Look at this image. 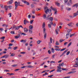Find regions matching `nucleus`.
Masks as SVG:
<instances>
[{
  "instance_id": "nucleus-1",
  "label": "nucleus",
  "mask_w": 78,
  "mask_h": 78,
  "mask_svg": "<svg viewBox=\"0 0 78 78\" xmlns=\"http://www.w3.org/2000/svg\"><path fill=\"white\" fill-rule=\"evenodd\" d=\"M46 26V24L45 22L43 23L42 24V28L43 29V34H44V38L46 39V38L47 34L46 32V29L45 28V27Z\"/></svg>"
},
{
  "instance_id": "nucleus-2",
  "label": "nucleus",
  "mask_w": 78,
  "mask_h": 78,
  "mask_svg": "<svg viewBox=\"0 0 78 78\" xmlns=\"http://www.w3.org/2000/svg\"><path fill=\"white\" fill-rule=\"evenodd\" d=\"M14 4L15 5V9H17V6H22V7H23V5H20V2H17V1H15L14 2Z\"/></svg>"
},
{
  "instance_id": "nucleus-3",
  "label": "nucleus",
  "mask_w": 78,
  "mask_h": 78,
  "mask_svg": "<svg viewBox=\"0 0 78 78\" xmlns=\"http://www.w3.org/2000/svg\"><path fill=\"white\" fill-rule=\"evenodd\" d=\"M50 42L51 43L49 42V48H51V44L52 43V40L51 37H50Z\"/></svg>"
},
{
  "instance_id": "nucleus-4",
  "label": "nucleus",
  "mask_w": 78,
  "mask_h": 78,
  "mask_svg": "<svg viewBox=\"0 0 78 78\" xmlns=\"http://www.w3.org/2000/svg\"><path fill=\"white\" fill-rule=\"evenodd\" d=\"M49 17H50V15H48L47 17H46L47 20H53V17H50L49 18Z\"/></svg>"
},
{
  "instance_id": "nucleus-5",
  "label": "nucleus",
  "mask_w": 78,
  "mask_h": 78,
  "mask_svg": "<svg viewBox=\"0 0 78 78\" xmlns=\"http://www.w3.org/2000/svg\"><path fill=\"white\" fill-rule=\"evenodd\" d=\"M22 2H23V3H25V4H26V5H30V3H29L27 1H24L23 0H22Z\"/></svg>"
},
{
  "instance_id": "nucleus-6",
  "label": "nucleus",
  "mask_w": 78,
  "mask_h": 78,
  "mask_svg": "<svg viewBox=\"0 0 78 78\" xmlns=\"http://www.w3.org/2000/svg\"><path fill=\"white\" fill-rule=\"evenodd\" d=\"M13 3V0H10L7 2L8 5H12Z\"/></svg>"
},
{
  "instance_id": "nucleus-7",
  "label": "nucleus",
  "mask_w": 78,
  "mask_h": 78,
  "mask_svg": "<svg viewBox=\"0 0 78 78\" xmlns=\"http://www.w3.org/2000/svg\"><path fill=\"white\" fill-rule=\"evenodd\" d=\"M68 49H66V50L64 52L62 53V55H61L60 56V57H62V56L63 55L65 54V53H66L68 51Z\"/></svg>"
},
{
  "instance_id": "nucleus-8",
  "label": "nucleus",
  "mask_w": 78,
  "mask_h": 78,
  "mask_svg": "<svg viewBox=\"0 0 78 78\" xmlns=\"http://www.w3.org/2000/svg\"><path fill=\"white\" fill-rule=\"evenodd\" d=\"M29 22L28 21H27V20H24V24L26 25L27 24V23H29Z\"/></svg>"
},
{
  "instance_id": "nucleus-9",
  "label": "nucleus",
  "mask_w": 78,
  "mask_h": 78,
  "mask_svg": "<svg viewBox=\"0 0 78 78\" xmlns=\"http://www.w3.org/2000/svg\"><path fill=\"white\" fill-rule=\"evenodd\" d=\"M27 41L26 40H22L21 41H20V42H23V43H26V42Z\"/></svg>"
},
{
  "instance_id": "nucleus-10",
  "label": "nucleus",
  "mask_w": 78,
  "mask_h": 78,
  "mask_svg": "<svg viewBox=\"0 0 78 78\" xmlns=\"http://www.w3.org/2000/svg\"><path fill=\"white\" fill-rule=\"evenodd\" d=\"M24 31L25 33H27L28 31V29H27L26 28H24Z\"/></svg>"
},
{
  "instance_id": "nucleus-11",
  "label": "nucleus",
  "mask_w": 78,
  "mask_h": 78,
  "mask_svg": "<svg viewBox=\"0 0 78 78\" xmlns=\"http://www.w3.org/2000/svg\"><path fill=\"white\" fill-rule=\"evenodd\" d=\"M78 15V13H77V12L74 13L73 15V16L74 17H76V16H77Z\"/></svg>"
},
{
  "instance_id": "nucleus-12",
  "label": "nucleus",
  "mask_w": 78,
  "mask_h": 78,
  "mask_svg": "<svg viewBox=\"0 0 78 78\" xmlns=\"http://www.w3.org/2000/svg\"><path fill=\"white\" fill-rule=\"evenodd\" d=\"M3 56H5V58H8L9 57V55H4Z\"/></svg>"
},
{
  "instance_id": "nucleus-13",
  "label": "nucleus",
  "mask_w": 78,
  "mask_h": 78,
  "mask_svg": "<svg viewBox=\"0 0 78 78\" xmlns=\"http://www.w3.org/2000/svg\"><path fill=\"white\" fill-rule=\"evenodd\" d=\"M76 72V71H71V72H69L68 73H67V74H71V73H75Z\"/></svg>"
},
{
  "instance_id": "nucleus-14",
  "label": "nucleus",
  "mask_w": 78,
  "mask_h": 78,
  "mask_svg": "<svg viewBox=\"0 0 78 78\" xmlns=\"http://www.w3.org/2000/svg\"><path fill=\"white\" fill-rule=\"evenodd\" d=\"M78 3H77L76 4H75V5H73V7H76V8H77V7H78Z\"/></svg>"
},
{
  "instance_id": "nucleus-15",
  "label": "nucleus",
  "mask_w": 78,
  "mask_h": 78,
  "mask_svg": "<svg viewBox=\"0 0 78 78\" xmlns=\"http://www.w3.org/2000/svg\"><path fill=\"white\" fill-rule=\"evenodd\" d=\"M72 24H73V23L71 22L70 23H69L67 25L69 26V27H73V26L71 25Z\"/></svg>"
},
{
  "instance_id": "nucleus-16",
  "label": "nucleus",
  "mask_w": 78,
  "mask_h": 78,
  "mask_svg": "<svg viewBox=\"0 0 78 78\" xmlns=\"http://www.w3.org/2000/svg\"><path fill=\"white\" fill-rule=\"evenodd\" d=\"M49 11V9H47V10H46L45 12L46 14H48V12Z\"/></svg>"
},
{
  "instance_id": "nucleus-17",
  "label": "nucleus",
  "mask_w": 78,
  "mask_h": 78,
  "mask_svg": "<svg viewBox=\"0 0 78 78\" xmlns=\"http://www.w3.org/2000/svg\"><path fill=\"white\" fill-rule=\"evenodd\" d=\"M41 42H42V41L41 40H39V41H37V43L38 44H40Z\"/></svg>"
},
{
  "instance_id": "nucleus-18",
  "label": "nucleus",
  "mask_w": 78,
  "mask_h": 78,
  "mask_svg": "<svg viewBox=\"0 0 78 78\" xmlns=\"http://www.w3.org/2000/svg\"><path fill=\"white\" fill-rule=\"evenodd\" d=\"M29 32L30 33V34H32L33 31H32V29H29Z\"/></svg>"
},
{
  "instance_id": "nucleus-19",
  "label": "nucleus",
  "mask_w": 78,
  "mask_h": 78,
  "mask_svg": "<svg viewBox=\"0 0 78 78\" xmlns=\"http://www.w3.org/2000/svg\"><path fill=\"white\" fill-rule=\"evenodd\" d=\"M7 7L9 9H11L12 8V5H9L7 6Z\"/></svg>"
},
{
  "instance_id": "nucleus-20",
  "label": "nucleus",
  "mask_w": 78,
  "mask_h": 78,
  "mask_svg": "<svg viewBox=\"0 0 78 78\" xmlns=\"http://www.w3.org/2000/svg\"><path fill=\"white\" fill-rule=\"evenodd\" d=\"M61 69H57V72H62V70H60Z\"/></svg>"
},
{
  "instance_id": "nucleus-21",
  "label": "nucleus",
  "mask_w": 78,
  "mask_h": 78,
  "mask_svg": "<svg viewBox=\"0 0 78 78\" xmlns=\"http://www.w3.org/2000/svg\"><path fill=\"white\" fill-rule=\"evenodd\" d=\"M2 26L5 27L6 28L8 27V25L6 24H4L2 25Z\"/></svg>"
},
{
  "instance_id": "nucleus-22",
  "label": "nucleus",
  "mask_w": 78,
  "mask_h": 78,
  "mask_svg": "<svg viewBox=\"0 0 78 78\" xmlns=\"http://www.w3.org/2000/svg\"><path fill=\"white\" fill-rule=\"evenodd\" d=\"M11 66L12 67H17V64H14L12 65Z\"/></svg>"
},
{
  "instance_id": "nucleus-23",
  "label": "nucleus",
  "mask_w": 78,
  "mask_h": 78,
  "mask_svg": "<svg viewBox=\"0 0 78 78\" xmlns=\"http://www.w3.org/2000/svg\"><path fill=\"white\" fill-rule=\"evenodd\" d=\"M69 35V33L67 34H66V38L67 39H68V38Z\"/></svg>"
},
{
  "instance_id": "nucleus-24",
  "label": "nucleus",
  "mask_w": 78,
  "mask_h": 78,
  "mask_svg": "<svg viewBox=\"0 0 78 78\" xmlns=\"http://www.w3.org/2000/svg\"><path fill=\"white\" fill-rule=\"evenodd\" d=\"M29 28H30V30H32L33 28V27L32 25H30V27H29Z\"/></svg>"
},
{
  "instance_id": "nucleus-25",
  "label": "nucleus",
  "mask_w": 78,
  "mask_h": 78,
  "mask_svg": "<svg viewBox=\"0 0 78 78\" xmlns=\"http://www.w3.org/2000/svg\"><path fill=\"white\" fill-rule=\"evenodd\" d=\"M8 6L6 5H5L4 6V8H5V9L6 11H7L8 10Z\"/></svg>"
},
{
  "instance_id": "nucleus-26",
  "label": "nucleus",
  "mask_w": 78,
  "mask_h": 78,
  "mask_svg": "<svg viewBox=\"0 0 78 78\" xmlns=\"http://www.w3.org/2000/svg\"><path fill=\"white\" fill-rule=\"evenodd\" d=\"M66 10H67L68 11H70V10H71V9L69 7L66 8Z\"/></svg>"
},
{
  "instance_id": "nucleus-27",
  "label": "nucleus",
  "mask_w": 78,
  "mask_h": 78,
  "mask_svg": "<svg viewBox=\"0 0 78 78\" xmlns=\"http://www.w3.org/2000/svg\"><path fill=\"white\" fill-rule=\"evenodd\" d=\"M55 12H54L55 15H56V13L58 12V11H57L56 9H55V10L54 11Z\"/></svg>"
},
{
  "instance_id": "nucleus-28",
  "label": "nucleus",
  "mask_w": 78,
  "mask_h": 78,
  "mask_svg": "<svg viewBox=\"0 0 78 78\" xmlns=\"http://www.w3.org/2000/svg\"><path fill=\"white\" fill-rule=\"evenodd\" d=\"M55 45H57V46H58L59 45V43H58V41H57L56 42Z\"/></svg>"
},
{
  "instance_id": "nucleus-29",
  "label": "nucleus",
  "mask_w": 78,
  "mask_h": 78,
  "mask_svg": "<svg viewBox=\"0 0 78 78\" xmlns=\"http://www.w3.org/2000/svg\"><path fill=\"white\" fill-rule=\"evenodd\" d=\"M27 67L28 68H32L33 67V66H27Z\"/></svg>"
},
{
  "instance_id": "nucleus-30",
  "label": "nucleus",
  "mask_w": 78,
  "mask_h": 78,
  "mask_svg": "<svg viewBox=\"0 0 78 78\" xmlns=\"http://www.w3.org/2000/svg\"><path fill=\"white\" fill-rule=\"evenodd\" d=\"M32 14H35V10L34 9L32 11Z\"/></svg>"
},
{
  "instance_id": "nucleus-31",
  "label": "nucleus",
  "mask_w": 78,
  "mask_h": 78,
  "mask_svg": "<svg viewBox=\"0 0 78 78\" xmlns=\"http://www.w3.org/2000/svg\"><path fill=\"white\" fill-rule=\"evenodd\" d=\"M72 31V30L71 29H68L67 30V33H70V32Z\"/></svg>"
},
{
  "instance_id": "nucleus-32",
  "label": "nucleus",
  "mask_w": 78,
  "mask_h": 78,
  "mask_svg": "<svg viewBox=\"0 0 78 78\" xmlns=\"http://www.w3.org/2000/svg\"><path fill=\"white\" fill-rule=\"evenodd\" d=\"M41 9V8H37L36 9V10L37 11H40Z\"/></svg>"
},
{
  "instance_id": "nucleus-33",
  "label": "nucleus",
  "mask_w": 78,
  "mask_h": 78,
  "mask_svg": "<svg viewBox=\"0 0 78 78\" xmlns=\"http://www.w3.org/2000/svg\"><path fill=\"white\" fill-rule=\"evenodd\" d=\"M55 52L54 49H53V48H51V52L53 53H54Z\"/></svg>"
},
{
  "instance_id": "nucleus-34",
  "label": "nucleus",
  "mask_w": 78,
  "mask_h": 78,
  "mask_svg": "<svg viewBox=\"0 0 78 78\" xmlns=\"http://www.w3.org/2000/svg\"><path fill=\"white\" fill-rule=\"evenodd\" d=\"M33 22H34V20H30V24H32Z\"/></svg>"
},
{
  "instance_id": "nucleus-35",
  "label": "nucleus",
  "mask_w": 78,
  "mask_h": 78,
  "mask_svg": "<svg viewBox=\"0 0 78 78\" xmlns=\"http://www.w3.org/2000/svg\"><path fill=\"white\" fill-rule=\"evenodd\" d=\"M18 48V47H14L13 48V49H14V50H16V49Z\"/></svg>"
},
{
  "instance_id": "nucleus-36",
  "label": "nucleus",
  "mask_w": 78,
  "mask_h": 78,
  "mask_svg": "<svg viewBox=\"0 0 78 78\" xmlns=\"http://www.w3.org/2000/svg\"><path fill=\"white\" fill-rule=\"evenodd\" d=\"M72 44V42H71L68 45V46H67V47H69V46H70Z\"/></svg>"
},
{
  "instance_id": "nucleus-37",
  "label": "nucleus",
  "mask_w": 78,
  "mask_h": 78,
  "mask_svg": "<svg viewBox=\"0 0 78 78\" xmlns=\"http://www.w3.org/2000/svg\"><path fill=\"white\" fill-rule=\"evenodd\" d=\"M55 50L56 51H60V50H61V49L60 48H58V49H55Z\"/></svg>"
},
{
  "instance_id": "nucleus-38",
  "label": "nucleus",
  "mask_w": 78,
  "mask_h": 78,
  "mask_svg": "<svg viewBox=\"0 0 78 78\" xmlns=\"http://www.w3.org/2000/svg\"><path fill=\"white\" fill-rule=\"evenodd\" d=\"M53 21V20H50V21H51V22H50V24L51 25H52L53 24V22H52V21Z\"/></svg>"
},
{
  "instance_id": "nucleus-39",
  "label": "nucleus",
  "mask_w": 78,
  "mask_h": 78,
  "mask_svg": "<svg viewBox=\"0 0 78 78\" xmlns=\"http://www.w3.org/2000/svg\"><path fill=\"white\" fill-rule=\"evenodd\" d=\"M61 9L62 10V9H64V5H61Z\"/></svg>"
},
{
  "instance_id": "nucleus-40",
  "label": "nucleus",
  "mask_w": 78,
  "mask_h": 78,
  "mask_svg": "<svg viewBox=\"0 0 78 78\" xmlns=\"http://www.w3.org/2000/svg\"><path fill=\"white\" fill-rule=\"evenodd\" d=\"M48 53L49 54H51V51L50 50L48 51Z\"/></svg>"
},
{
  "instance_id": "nucleus-41",
  "label": "nucleus",
  "mask_w": 78,
  "mask_h": 78,
  "mask_svg": "<svg viewBox=\"0 0 78 78\" xmlns=\"http://www.w3.org/2000/svg\"><path fill=\"white\" fill-rule=\"evenodd\" d=\"M66 49V48H63V49H61L60 50V51H63L64 50H65V49Z\"/></svg>"
},
{
  "instance_id": "nucleus-42",
  "label": "nucleus",
  "mask_w": 78,
  "mask_h": 78,
  "mask_svg": "<svg viewBox=\"0 0 78 78\" xmlns=\"http://www.w3.org/2000/svg\"><path fill=\"white\" fill-rule=\"evenodd\" d=\"M26 67H27V66H22V67H21L20 68L21 69H23V68H25Z\"/></svg>"
},
{
  "instance_id": "nucleus-43",
  "label": "nucleus",
  "mask_w": 78,
  "mask_h": 78,
  "mask_svg": "<svg viewBox=\"0 0 78 78\" xmlns=\"http://www.w3.org/2000/svg\"><path fill=\"white\" fill-rule=\"evenodd\" d=\"M5 37H1L0 38V39H3V40H4V39L5 38Z\"/></svg>"
},
{
  "instance_id": "nucleus-44",
  "label": "nucleus",
  "mask_w": 78,
  "mask_h": 78,
  "mask_svg": "<svg viewBox=\"0 0 78 78\" xmlns=\"http://www.w3.org/2000/svg\"><path fill=\"white\" fill-rule=\"evenodd\" d=\"M43 17L44 19H46V18H47V16L46 14H45L43 16Z\"/></svg>"
},
{
  "instance_id": "nucleus-45",
  "label": "nucleus",
  "mask_w": 78,
  "mask_h": 78,
  "mask_svg": "<svg viewBox=\"0 0 78 78\" xmlns=\"http://www.w3.org/2000/svg\"><path fill=\"white\" fill-rule=\"evenodd\" d=\"M75 34V33H74L73 34H70V37H71L73 36H74Z\"/></svg>"
},
{
  "instance_id": "nucleus-46",
  "label": "nucleus",
  "mask_w": 78,
  "mask_h": 78,
  "mask_svg": "<svg viewBox=\"0 0 78 78\" xmlns=\"http://www.w3.org/2000/svg\"><path fill=\"white\" fill-rule=\"evenodd\" d=\"M48 12H49V14H50V13H51V9H49Z\"/></svg>"
},
{
  "instance_id": "nucleus-47",
  "label": "nucleus",
  "mask_w": 78,
  "mask_h": 78,
  "mask_svg": "<svg viewBox=\"0 0 78 78\" xmlns=\"http://www.w3.org/2000/svg\"><path fill=\"white\" fill-rule=\"evenodd\" d=\"M47 75H48L47 73H45V74H43V75H42V76H44Z\"/></svg>"
},
{
  "instance_id": "nucleus-48",
  "label": "nucleus",
  "mask_w": 78,
  "mask_h": 78,
  "mask_svg": "<svg viewBox=\"0 0 78 78\" xmlns=\"http://www.w3.org/2000/svg\"><path fill=\"white\" fill-rule=\"evenodd\" d=\"M15 55V54L12 53L11 55H10V56H14Z\"/></svg>"
},
{
  "instance_id": "nucleus-49",
  "label": "nucleus",
  "mask_w": 78,
  "mask_h": 78,
  "mask_svg": "<svg viewBox=\"0 0 78 78\" xmlns=\"http://www.w3.org/2000/svg\"><path fill=\"white\" fill-rule=\"evenodd\" d=\"M67 5L68 6H70V5H71L70 3L69 2H67Z\"/></svg>"
},
{
  "instance_id": "nucleus-50",
  "label": "nucleus",
  "mask_w": 78,
  "mask_h": 78,
  "mask_svg": "<svg viewBox=\"0 0 78 78\" xmlns=\"http://www.w3.org/2000/svg\"><path fill=\"white\" fill-rule=\"evenodd\" d=\"M19 27H16V28H15V30H19Z\"/></svg>"
},
{
  "instance_id": "nucleus-51",
  "label": "nucleus",
  "mask_w": 78,
  "mask_h": 78,
  "mask_svg": "<svg viewBox=\"0 0 78 78\" xmlns=\"http://www.w3.org/2000/svg\"><path fill=\"white\" fill-rule=\"evenodd\" d=\"M68 0H64V4H65V3H67V2H68Z\"/></svg>"
},
{
  "instance_id": "nucleus-52",
  "label": "nucleus",
  "mask_w": 78,
  "mask_h": 78,
  "mask_svg": "<svg viewBox=\"0 0 78 78\" xmlns=\"http://www.w3.org/2000/svg\"><path fill=\"white\" fill-rule=\"evenodd\" d=\"M26 53V52H20L21 54H25Z\"/></svg>"
},
{
  "instance_id": "nucleus-53",
  "label": "nucleus",
  "mask_w": 78,
  "mask_h": 78,
  "mask_svg": "<svg viewBox=\"0 0 78 78\" xmlns=\"http://www.w3.org/2000/svg\"><path fill=\"white\" fill-rule=\"evenodd\" d=\"M70 53V51H69L67 52L66 53V55H68Z\"/></svg>"
},
{
  "instance_id": "nucleus-54",
  "label": "nucleus",
  "mask_w": 78,
  "mask_h": 78,
  "mask_svg": "<svg viewBox=\"0 0 78 78\" xmlns=\"http://www.w3.org/2000/svg\"><path fill=\"white\" fill-rule=\"evenodd\" d=\"M10 33H11V34H15L14 32L13 31H12L10 32Z\"/></svg>"
},
{
  "instance_id": "nucleus-55",
  "label": "nucleus",
  "mask_w": 78,
  "mask_h": 78,
  "mask_svg": "<svg viewBox=\"0 0 78 78\" xmlns=\"http://www.w3.org/2000/svg\"><path fill=\"white\" fill-rule=\"evenodd\" d=\"M55 55H56V54H55V55H52V58H55Z\"/></svg>"
},
{
  "instance_id": "nucleus-56",
  "label": "nucleus",
  "mask_w": 78,
  "mask_h": 78,
  "mask_svg": "<svg viewBox=\"0 0 78 78\" xmlns=\"http://www.w3.org/2000/svg\"><path fill=\"white\" fill-rule=\"evenodd\" d=\"M16 27V26H13V27H12V29H13H13H15Z\"/></svg>"
},
{
  "instance_id": "nucleus-57",
  "label": "nucleus",
  "mask_w": 78,
  "mask_h": 78,
  "mask_svg": "<svg viewBox=\"0 0 78 78\" xmlns=\"http://www.w3.org/2000/svg\"><path fill=\"white\" fill-rule=\"evenodd\" d=\"M15 38H16V39H18V38H19L20 37H18L17 36H16L15 37Z\"/></svg>"
},
{
  "instance_id": "nucleus-58",
  "label": "nucleus",
  "mask_w": 78,
  "mask_h": 78,
  "mask_svg": "<svg viewBox=\"0 0 78 78\" xmlns=\"http://www.w3.org/2000/svg\"><path fill=\"white\" fill-rule=\"evenodd\" d=\"M47 9H48V7H47V6H46L44 8V9L45 10H46Z\"/></svg>"
},
{
  "instance_id": "nucleus-59",
  "label": "nucleus",
  "mask_w": 78,
  "mask_h": 78,
  "mask_svg": "<svg viewBox=\"0 0 78 78\" xmlns=\"http://www.w3.org/2000/svg\"><path fill=\"white\" fill-rule=\"evenodd\" d=\"M24 35H24H27V34H25V33H22L21 35Z\"/></svg>"
},
{
  "instance_id": "nucleus-60",
  "label": "nucleus",
  "mask_w": 78,
  "mask_h": 78,
  "mask_svg": "<svg viewBox=\"0 0 78 78\" xmlns=\"http://www.w3.org/2000/svg\"><path fill=\"white\" fill-rule=\"evenodd\" d=\"M28 17L29 19H30V18H31V15H29L28 16Z\"/></svg>"
},
{
  "instance_id": "nucleus-61",
  "label": "nucleus",
  "mask_w": 78,
  "mask_h": 78,
  "mask_svg": "<svg viewBox=\"0 0 78 78\" xmlns=\"http://www.w3.org/2000/svg\"><path fill=\"white\" fill-rule=\"evenodd\" d=\"M48 58H49L48 57L45 58H44L43 60H47V59Z\"/></svg>"
},
{
  "instance_id": "nucleus-62",
  "label": "nucleus",
  "mask_w": 78,
  "mask_h": 78,
  "mask_svg": "<svg viewBox=\"0 0 78 78\" xmlns=\"http://www.w3.org/2000/svg\"><path fill=\"white\" fill-rule=\"evenodd\" d=\"M4 72H9L10 71L8 70H4Z\"/></svg>"
},
{
  "instance_id": "nucleus-63",
  "label": "nucleus",
  "mask_w": 78,
  "mask_h": 78,
  "mask_svg": "<svg viewBox=\"0 0 78 78\" xmlns=\"http://www.w3.org/2000/svg\"><path fill=\"white\" fill-rule=\"evenodd\" d=\"M51 25L50 24H48V27L49 28H51Z\"/></svg>"
},
{
  "instance_id": "nucleus-64",
  "label": "nucleus",
  "mask_w": 78,
  "mask_h": 78,
  "mask_svg": "<svg viewBox=\"0 0 78 78\" xmlns=\"http://www.w3.org/2000/svg\"><path fill=\"white\" fill-rule=\"evenodd\" d=\"M34 5L31 4V8H34Z\"/></svg>"
}]
</instances>
